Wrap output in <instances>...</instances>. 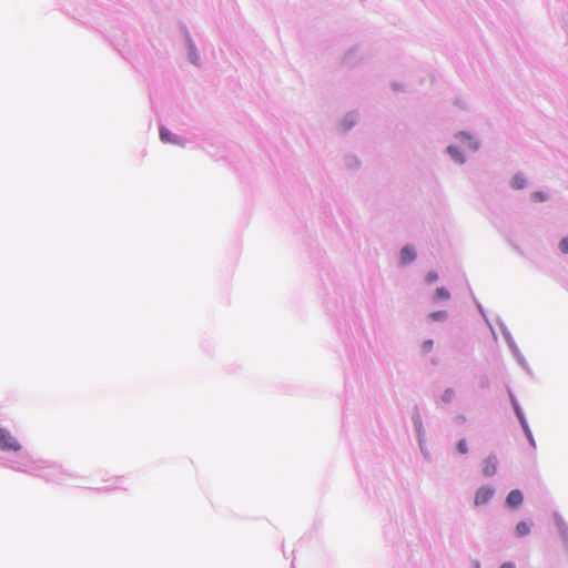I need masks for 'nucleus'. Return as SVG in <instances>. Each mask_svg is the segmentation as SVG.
<instances>
[{
    "label": "nucleus",
    "mask_w": 568,
    "mask_h": 568,
    "mask_svg": "<svg viewBox=\"0 0 568 568\" xmlns=\"http://www.w3.org/2000/svg\"><path fill=\"white\" fill-rule=\"evenodd\" d=\"M559 248L562 253L568 254V236L564 237L559 243Z\"/></svg>",
    "instance_id": "4468645a"
},
{
    "label": "nucleus",
    "mask_w": 568,
    "mask_h": 568,
    "mask_svg": "<svg viewBox=\"0 0 568 568\" xmlns=\"http://www.w3.org/2000/svg\"><path fill=\"white\" fill-rule=\"evenodd\" d=\"M433 348V341L428 339L423 343V349L429 352Z\"/></svg>",
    "instance_id": "f3484780"
},
{
    "label": "nucleus",
    "mask_w": 568,
    "mask_h": 568,
    "mask_svg": "<svg viewBox=\"0 0 568 568\" xmlns=\"http://www.w3.org/2000/svg\"><path fill=\"white\" fill-rule=\"evenodd\" d=\"M526 185V179L523 175H515L511 180V186L516 190H521Z\"/></svg>",
    "instance_id": "0eeeda50"
},
{
    "label": "nucleus",
    "mask_w": 568,
    "mask_h": 568,
    "mask_svg": "<svg viewBox=\"0 0 568 568\" xmlns=\"http://www.w3.org/2000/svg\"><path fill=\"white\" fill-rule=\"evenodd\" d=\"M497 458L495 456H489L483 462V474L486 477H491L497 473Z\"/></svg>",
    "instance_id": "7ed1b4c3"
},
{
    "label": "nucleus",
    "mask_w": 568,
    "mask_h": 568,
    "mask_svg": "<svg viewBox=\"0 0 568 568\" xmlns=\"http://www.w3.org/2000/svg\"><path fill=\"white\" fill-rule=\"evenodd\" d=\"M18 440L7 429H0V449L2 450H20Z\"/></svg>",
    "instance_id": "f257e3e1"
},
{
    "label": "nucleus",
    "mask_w": 568,
    "mask_h": 568,
    "mask_svg": "<svg viewBox=\"0 0 568 568\" xmlns=\"http://www.w3.org/2000/svg\"><path fill=\"white\" fill-rule=\"evenodd\" d=\"M455 397V390L453 388H446L442 395V400L444 403H450Z\"/></svg>",
    "instance_id": "9d476101"
},
{
    "label": "nucleus",
    "mask_w": 568,
    "mask_h": 568,
    "mask_svg": "<svg viewBox=\"0 0 568 568\" xmlns=\"http://www.w3.org/2000/svg\"><path fill=\"white\" fill-rule=\"evenodd\" d=\"M532 196L536 201H540V202L546 201V199H547V196L541 192H536V193H534Z\"/></svg>",
    "instance_id": "dca6fc26"
},
{
    "label": "nucleus",
    "mask_w": 568,
    "mask_h": 568,
    "mask_svg": "<svg viewBox=\"0 0 568 568\" xmlns=\"http://www.w3.org/2000/svg\"><path fill=\"white\" fill-rule=\"evenodd\" d=\"M160 138L165 143L174 142V140L172 139L171 132L168 129H165V128H161L160 129Z\"/></svg>",
    "instance_id": "1a4fd4ad"
},
{
    "label": "nucleus",
    "mask_w": 568,
    "mask_h": 568,
    "mask_svg": "<svg viewBox=\"0 0 568 568\" xmlns=\"http://www.w3.org/2000/svg\"><path fill=\"white\" fill-rule=\"evenodd\" d=\"M438 280V275L436 272H429L427 275H426V282L432 284L434 282H436Z\"/></svg>",
    "instance_id": "2eb2a0df"
},
{
    "label": "nucleus",
    "mask_w": 568,
    "mask_h": 568,
    "mask_svg": "<svg viewBox=\"0 0 568 568\" xmlns=\"http://www.w3.org/2000/svg\"><path fill=\"white\" fill-rule=\"evenodd\" d=\"M457 450L459 454L464 455L468 452L467 443L465 439H460L457 444Z\"/></svg>",
    "instance_id": "f8f14e48"
},
{
    "label": "nucleus",
    "mask_w": 568,
    "mask_h": 568,
    "mask_svg": "<svg viewBox=\"0 0 568 568\" xmlns=\"http://www.w3.org/2000/svg\"><path fill=\"white\" fill-rule=\"evenodd\" d=\"M500 568H515V564L511 561L504 562Z\"/></svg>",
    "instance_id": "a211bd4d"
},
{
    "label": "nucleus",
    "mask_w": 568,
    "mask_h": 568,
    "mask_svg": "<svg viewBox=\"0 0 568 568\" xmlns=\"http://www.w3.org/2000/svg\"><path fill=\"white\" fill-rule=\"evenodd\" d=\"M530 532V525L526 521H520L516 526V534L518 537L527 536Z\"/></svg>",
    "instance_id": "423d86ee"
},
{
    "label": "nucleus",
    "mask_w": 568,
    "mask_h": 568,
    "mask_svg": "<svg viewBox=\"0 0 568 568\" xmlns=\"http://www.w3.org/2000/svg\"><path fill=\"white\" fill-rule=\"evenodd\" d=\"M448 153L450 154V156L456 162H459V163L464 162V159H463L462 153H460L458 148H456V146H448Z\"/></svg>",
    "instance_id": "6e6552de"
},
{
    "label": "nucleus",
    "mask_w": 568,
    "mask_h": 568,
    "mask_svg": "<svg viewBox=\"0 0 568 568\" xmlns=\"http://www.w3.org/2000/svg\"><path fill=\"white\" fill-rule=\"evenodd\" d=\"M449 296V292L445 287H438L436 290L435 297L437 300H448Z\"/></svg>",
    "instance_id": "9b49d317"
},
{
    "label": "nucleus",
    "mask_w": 568,
    "mask_h": 568,
    "mask_svg": "<svg viewBox=\"0 0 568 568\" xmlns=\"http://www.w3.org/2000/svg\"><path fill=\"white\" fill-rule=\"evenodd\" d=\"M460 136H462L463 139L467 140V142L469 143V145H471V141H470V139H469L466 134L462 133V134H460Z\"/></svg>",
    "instance_id": "6ab92c4d"
},
{
    "label": "nucleus",
    "mask_w": 568,
    "mask_h": 568,
    "mask_svg": "<svg viewBox=\"0 0 568 568\" xmlns=\"http://www.w3.org/2000/svg\"><path fill=\"white\" fill-rule=\"evenodd\" d=\"M495 490L490 486H481L477 489L474 504L476 506H483L487 504L494 496Z\"/></svg>",
    "instance_id": "f03ea898"
},
{
    "label": "nucleus",
    "mask_w": 568,
    "mask_h": 568,
    "mask_svg": "<svg viewBox=\"0 0 568 568\" xmlns=\"http://www.w3.org/2000/svg\"><path fill=\"white\" fill-rule=\"evenodd\" d=\"M415 257H416V253H415L413 247L405 246V247L402 248L400 260H402L403 264H406V263H409V262L414 261Z\"/></svg>",
    "instance_id": "39448f33"
},
{
    "label": "nucleus",
    "mask_w": 568,
    "mask_h": 568,
    "mask_svg": "<svg viewBox=\"0 0 568 568\" xmlns=\"http://www.w3.org/2000/svg\"><path fill=\"white\" fill-rule=\"evenodd\" d=\"M524 500L523 493L518 489L511 490L506 499V503L511 508H517Z\"/></svg>",
    "instance_id": "20e7f679"
},
{
    "label": "nucleus",
    "mask_w": 568,
    "mask_h": 568,
    "mask_svg": "<svg viewBox=\"0 0 568 568\" xmlns=\"http://www.w3.org/2000/svg\"><path fill=\"white\" fill-rule=\"evenodd\" d=\"M430 317L434 321H443L444 318H446V312H444V311L434 312L430 314Z\"/></svg>",
    "instance_id": "ddd939ff"
}]
</instances>
